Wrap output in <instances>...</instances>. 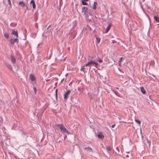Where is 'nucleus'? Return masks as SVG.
<instances>
[{"instance_id": "f257e3e1", "label": "nucleus", "mask_w": 159, "mask_h": 159, "mask_svg": "<svg viewBox=\"0 0 159 159\" xmlns=\"http://www.w3.org/2000/svg\"><path fill=\"white\" fill-rule=\"evenodd\" d=\"M56 126L59 127L60 130V132L63 134L65 135L66 133L68 134H70L69 132L64 126L63 124H57Z\"/></svg>"}, {"instance_id": "f03ea898", "label": "nucleus", "mask_w": 159, "mask_h": 159, "mask_svg": "<svg viewBox=\"0 0 159 159\" xmlns=\"http://www.w3.org/2000/svg\"><path fill=\"white\" fill-rule=\"evenodd\" d=\"M92 58L90 56L88 57V60L89 61L87 64H85L84 66H91L94 64L96 66H98V63L94 61H92Z\"/></svg>"}, {"instance_id": "7ed1b4c3", "label": "nucleus", "mask_w": 159, "mask_h": 159, "mask_svg": "<svg viewBox=\"0 0 159 159\" xmlns=\"http://www.w3.org/2000/svg\"><path fill=\"white\" fill-rule=\"evenodd\" d=\"M10 42L11 44H14L15 42L18 43H19V39H11L10 40Z\"/></svg>"}, {"instance_id": "20e7f679", "label": "nucleus", "mask_w": 159, "mask_h": 159, "mask_svg": "<svg viewBox=\"0 0 159 159\" xmlns=\"http://www.w3.org/2000/svg\"><path fill=\"white\" fill-rule=\"evenodd\" d=\"M70 92V90H67L66 92L65 93L64 96V99H66L68 98Z\"/></svg>"}, {"instance_id": "39448f33", "label": "nucleus", "mask_w": 159, "mask_h": 159, "mask_svg": "<svg viewBox=\"0 0 159 159\" xmlns=\"http://www.w3.org/2000/svg\"><path fill=\"white\" fill-rule=\"evenodd\" d=\"M10 56L11 57V61L12 63L13 64H15L16 62V59L14 56H13L12 54L10 55Z\"/></svg>"}, {"instance_id": "423d86ee", "label": "nucleus", "mask_w": 159, "mask_h": 159, "mask_svg": "<svg viewBox=\"0 0 159 159\" xmlns=\"http://www.w3.org/2000/svg\"><path fill=\"white\" fill-rule=\"evenodd\" d=\"M19 5H20L23 8L25 7L27 9H28V7L23 2H19Z\"/></svg>"}, {"instance_id": "0eeeda50", "label": "nucleus", "mask_w": 159, "mask_h": 159, "mask_svg": "<svg viewBox=\"0 0 159 159\" xmlns=\"http://www.w3.org/2000/svg\"><path fill=\"white\" fill-rule=\"evenodd\" d=\"M82 12L84 13V15H85L86 14V12L88 10V8L87 7H83L82 9Z\"/></svg>"}, {"instance_id": "6e6552de", "label": "nucleus", "mask_w": 159, "mask_h": 159, "mask_svg": "<svg viewBox=\"0 0 159 159\" xmlns=\"http://www.w3.org/2000/svg\"><path fill=\"white\" fill-rule=\"evenodd\" d=\"M98 138L99 139H102L104 138V136L101 133L98 132Z\"/></svg>"}, {"instance_id": "1a4fd4ad", "label": "nucleus", "mask_w": 159, "mask_h": 159, "mask_svg": "<svg viewBox=\"0 0 159 159\" xmlns=\"http://www.w3.org/2000/svg\"><path fill=\"white\" fill-rule=\"evenodd\" d=\"M11 34L13 35H15L16 36V38H18V33L17 31H15L13 30L11 33Z\"/></svg>"}, {"instance_id": "9d476101", "label": "nucleus", "mask_w": 159, "mask_h": 159, "mask_svg": "<svg viewBox=\"0 0 159 159\" xmlns=\"http://www.w3.org/2000/svg\"><path fill=\"white\" fill-rule=\"evenodd\" d=\"M33 6V9H34L35 7V2L34 1V0H31V2H30V4H32Z\"/></svg>"}, {"instance_id": "9b49d317", "label": "nucleus", "mask_w": 159, "mask_h": 159, "mask_svg": "<svg viewBox=\"0 0 159 159\" xmlns=\"http://www.w3.org/2000/svg\"><path fill=\"white\" fill-rule=\"evenodd\" d=\"M30 77L31 80L34 81L35 80V77L33 75L31 74H30Z\"/></svg>"}, {"instance_id": "f8f14e48", "label": "nucleus", "mask_w": 159, "mask_h": 159, "mask_svg": "<svg viewBox=\"0 0 159 159\" xmlns=\"http://www.w3.org/2000/svg\"><path fill=\"white\" fill-rule=\"evenodd\" d=\"M140 89L141 92L143 93L144 94L146 93V90H145V89H144V88L143 87H141Z\"/></svg>"}, {"instance_id": "ddd939ff", "label": "nucleus", "mask_w": 159, "mask_h": 159, "mask_svg": "<svg viewBox=\"0 0 159 159\" xmlns=\"http://www.w3.org/2000/svg\"><path fill=\"white\" fill-rule=\"evenodd\" d=\"M111 26V24H109L106 29V33H107L109 31V29L110 28Z\"/></svg>"}, {"instance_id": "4468645a", "label": "nucleus", "mask_w": 159, "mask_h": 159, "mask_svg": "<svg viewBox=\"0 0 159 159\" xmlns=\"http://www.w3.org/2000/svg\"><path fill=\"white\" fill-rule=\"evenodd\" d=\"M88 0H82V4L84 5H87V3L86 2L88 1Z\"/></svg>"}, {"instance_id": "2eb2a0df", "label": "nucleus", "mask_w": 159, "mask_h": 159, "mask_svg": "<svg viewBox=\"0 0 159 159\" xmlns=\"http://www.w3.org/2000/svg\"><path fill=\"white\" fill-rule=\"evenodd\" d=\"M84 150H87L88 151H90L92 152V149L90 147H85L84 148Z\"/></svg>"}, {"instance_id": "dca6fc26", "label": "nucleus", "mask_w": 159, "mask_h": 159, "mask_svg": "<svg viewBox=\"0 0 159 159\" xmlns=\"http://www.w3.org/2000/svg\"><path fill=\"white\" fill-rule=\"evenodd\" d=\"M6 64L7 66L9 69H10L11 70H12V67H11V65H10L8 63H7Z\"/></svg>"}, {"instance_id": "f3484780", "label": "nucleus", "mask_w": 159, "mask_h": 159, "mask_svg": "<svg viewBox=\"0 0 159 159\" xmlns=\"http://www.w3.org/2000/svg\"><path fill=\"white\" fill-rule=\"evenodd\" d=\"M154 19L157 22H159V18L157 16H154Z\"/></svg>"}, {"instance_id": "a211bd4d", "label": "nucleus", "mask_w": 159, "mask_h": 159, "mask_svg": "<svg viewBox=\"0 0 159 159\" xmlns=\"http://www.w3.org/2000/svg\"><path fill=\"white\" fill-rule=\"evenodd\" d=\"M97 4V3L96 2H94L93 3V8L94 9H96V5Z\"/></svg>"}, {"instance_id": "6ab92c4d", "label": "nucleus", "mask_w": 159, "mask_h": 159, "mask_svg": "<svg viewBox=\"0 0 159 159\" xmlns=\"http://www.w3.org/2000/svg\"><path fill=\"white\" fill-rule=\"evenodd\" d=\"M106 148L107 151H110L111 150L110 148L108 146H106Z\"/></svg>"}, {"instance_id": "aec40b11", "label": "nucleus", "mask_w": 159, "mask_h": 159, "mask_svg": "<svg viewBox=\"0 0 159 159\" xmlns=\"http://www.w3.org/2000/svg\"><path fill=\"white\" fill-rule=\"evenodd\" d=\"M122 59H123V57H121L120 58V59H119V61L118 62L119 63V66L120 65V63H121V61H122Z\"/></svg>"}, {"instance_id": "412c9836", "label": "nucleus", "mask_w": 159, "mask_h": 159, "mask_svg": "<svg viewBox=\"0 0 159 159\" xmlns=\"http://www.w3.org/2000/svg\"><path fill=\"white\" fill-rule=\"evenodd\" d=\"M135 120L137 123H138V124H139V125H140V124L141 123V122L140 120H137L136 119H135Z\"/></svg>"}, {"instance_id": "4be33fe9", "label": "nucleus", "mask_w": 159, "mask_h": 159, "mask_svg": "<svg viewBox=\"0 0 159 159\" xmlns=\"http://www.w3.org/2000/svg\"><path fill=\"white\" fill-rule=\"evenodd\" d=\"M97 60L100 63H102V60L100 58H98L97 59Z\"/></svg>"}, {"instance_id": "5701e85b", "label": "nucleus", "mask_w": 159, "mask_h": 159, "mask_svg": "<svg viewBox=\"0 0 159 159\" xmlns=\"http://www.w3.org/2000/svg\"><path fill=\"white\" fill-rule=\"evenodd\" d=\"M4 36L7 38H9V35L7 33H5L4 34Z\"/></svg>"}, {"instance_id": "b1692460", "label": "nucleus", "mask_w": 159, "mask_h": 159, "mask_svg": "<svg viewBox=\"0 0 159 159\" xmlns=\"http://www.w3.org/2000/svg\"><path fill=\"white\" fill-rule=\"evenodd\" d=\"M7 1L8 2V4L10 5V7H11V3L10 0H7Z\"/></svg>"}, {"instance_id": "393cba45", "label": "nucleus", "mask_w": 159, "mask_h": 159, "mask_svg": "<svg viewBox=\"0 0 159 159\" xmlns=\"http://www.w3.org/2000/svg\"><path fill=\"white\" fill-rule=\"evenodd\" d=\"M34 91L35 92V94H36V91H37V89L35 87H34Z\"/></svg>"}, {"instance_id": "a878e982", "label": "nucleus", "mask_w": 159, "mask_h": 159, "mask_svg": "<svg viewBox=\"0 0 159 159\" xmlns=\"http://www.w3.org/2000/svg\"><path fill=\"white\" fill-rule=\"evenodd\" d=\"M2 118L0 116V124L2 123Z\"/></svg>"}, {"instance_id": "bb28decb", "label": "nucleus", "mask_w": 159, "mask_h": 159, "mask_svg": "<svg viewBox=\"0 0 159 159\" xmlns=\"http://www.w3.org/2000/svg\"><path fill=\"white\" fill-rule=\"evenodd\" d=\"M96 39H97L98 41V43H99L100 41V39H98V38H97Z\"/></svg>"}, {"instance_id": "cd10ccee", "label": "nucleus", "mask_w": 159, "mask_h": 159, "mask_svg": "<svg viewBox=\"0 0 159 159\" xmlns=\"http://www.w3.org/2000/svg\"><path fill=\"white\" fill-rule=\"evenodd\" d=\"M115 124L113 125H112L111 127L113 128H114L115 127Z\"/></svg>"}, {"instance_id": "c85d7f7f", "label": "nucleus", "mask_w": 159, "mask_h": 159, "mask_svg": "<svg viewBox=\"0 0 159 159\" xmlns=\"http://www.w3.org/2000/svg\"><path fill=\"white\" fill-rule=\"evenodd\" d=\"M57 89L56 90V97L57 96Z\"/></svg>"}, {"instance_id": "c756f323", "label": "nucleus", "mask_w": 159, "mask_h": 159, "mask_svg": "<svg viewBox=\"0 0 159 159\" xmlns=\"http://www.w3.org/2000/svg\"><path fill=\"white\" fill-rule=\"evenodd\" d=\"M51 25H49L48 27L47 28V29H48L50 27Z\"/></svg>"}, {"instance_id": "7c9ffc66", "label": "nucleus", "mask_w": 159, "mask_h": 159, "mask_svg": "<svg viewBox=\"0 0 159 159\" xmlns=\"http://www.w3.org/2000/svg\"><path fill=\"white\" fill-rule=\"evenodd\" d=\"M67 137V136L66 135H65L64 137V139H65Z\"/></svg>"}, {"instance_id": "2f4dec72", "label": "nucleus", "mask_w": 159, "mask_h": 159, "mask_svg": "<svg viewBox=\"0 0 159 159\" xmlns=\"http://www.w3.org/2000/svg\"><path fill=\"white\" fill-rule=\"evenodd\" d=\"M148 143H149V145H150V143H150V142H149Z\"/></svg>"}, {"instance_id": "473e14b6", "label": "nucleus", "mask_w": 159, "mask_h": 159, "mask_svg": "<svg viewBox=\"0 0 159 159\" xmlns=\"http://www.w3.org/2000/svg\"><path fill=\"white\" fill-rule=\"evenodd\" d=\"M116 149L117 150H118V147H116Z\"/></svg>"}, {"instance_id": "72a5a7b5", "label": "nucleus", "mask_w": 159, "mask_h": 159, "mask_svg": "<svg viewBox=\"0 0 159 159\" xmlns=\"http://www.w3.org/2000/svg\"><path fill=\"white\" fill-rule=\"evenodd\" d=\"M128 157V155H127L126 156V157Z\"/></svg>"}, {"instance_id": "f704fd0d", "label": "nucleus", "mask_w": 159, "mask_h": 159, "mask_svg": "<svg viewBox=\"0 0 159 159\" xmlns=\"http://www.w3.org/2000/svg\"><path fill=\"white\" fill-rule=\"evenodd\" d=\"M81 70H83V69H82V68H81Z\"/></svg>"}, {"instance_id": "c9c22d12", "label": "nucleus", "mask_w": 159, "mask_h": 159, "mask_svg": "<svg viewBox=\"0 0 159 159\" xmlns=\"http://www.w3.org/2000/svg\"><path fill=\"white\" fill-rule=\"evenodd\" d=\"M114 43V42L113 41L112 43Z\"/></svg>"}, {"instance_id": "e433bc0d", "label": "nucleus", "mask_w": 159, "mask_h": 159, "mask_svg": "<svg viewBox=\"0 0 159 159\" xmlns=\"http://www.w3.org/2000/svg\"><path fill=\"white\" fill-rule=\"evenodd\" d=\"M118 88H116V89H118Z\"/></svg>"}, {"instance_id": "4c0bfd02", "label": "nucleus", "mask_w": 159, "mask_h": 159, "mask_svg": "<svg viewBox=\"0 0 159 159\" xmlns=\"http://www.w3.org/2000/svg\"><path fill=\"white\" fill-rule=\"evenodd\" d=\"M21 159H23V158H21Z\"/></svg>"}]
</instances>
